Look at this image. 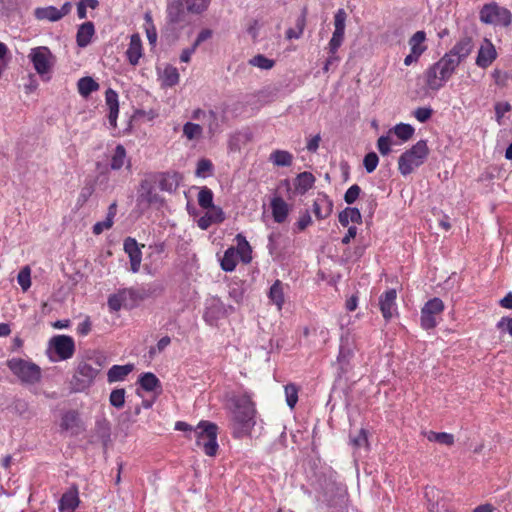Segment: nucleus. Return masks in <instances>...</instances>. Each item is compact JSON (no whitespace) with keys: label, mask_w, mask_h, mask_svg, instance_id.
<instances>
[{"label":"nucleus","mask_w":512,"mask_h":512,"mask_svg":"<svg viewBox=\"0 0 512 512\" xmlns=\"http://www.w3.org/2000/svg\"><path fill=\"white\" fill-rule=\"evenodd\" d=\"M179 72L174 66L168 65L164 68L162 74V83L167 87H172L179 82Z\"/></svg>","instance_id":"45"},{"label":"nucleus","mask_w":512,"mask_h":512,"mask_svg":"<svg viewBox=\"0 0 512 512\" xmlns=\"http://www.w3.org/2000/svg\"><path fill=\"white\" fill-rule=\"evenodd\" d=\"M473 47L474 45L472 38L464 36L447 53L460 64L470 55Z\"/></svg>","instance_id":"15"},{"label":"nucleus","mask_w":512,"mask_h":512,"mask_svg":"<svg viewBox=\"0 0 512 512\" xmlns=\"http://www.w3.org/2000/svg\"><path fill=\"white\" fill-rule=\"evenodd\" d=\"M105 102L109 108L108 121L109 124L115 128L116 121L119 113L118 94L115 90L109 88L105 92Z\"/></svg>","instance_id":"24"},{"label":"nucleus","mask_w":512,"mask_h":512,"mask_svg":"<svg viewBox=\"0 0 512 512\" xmlns=\"http://www.w3.org/2000/svg\"><path fill=\"white\" fill-rule=\"evenodd\" d=\"M213 169L212 162L209 159H201L197 163L196 175L198 177H206Z\"/></svg>","instance_id":"61"},{"label":"nucleus","mask_w":512,"mask_h":512,"mask_svg":"<svg viewBox=\"0 0 512 512\" xmlns=\"http://www.w3.org/2000/svg\"><path fill=\"white\" fill-rule=\"evenodd\" d=\"M124 251L130 258L131 271L137 273L140 269L142 253L138 247V243L134 238L127 237L124 240Z\"/></svg>","instance_id":"17"},{"label":"nucleus","mask_w":512,"mask_h":512,"mask_svg":"<svg viewBox=\"0 0 512 512\" xmlns=\"http://www.w3.org/2000/svg\"><path fill=\"white\" fill-rule=\"evenodd\" d=\"M425 497L427 498L429 505L428 508L430 511H434L438 508L439 505V497L440 491L435 489L434 487H427L425 489Z\"/></svg>","instance_id":"52"},{"label":"nucleus","mask_w":512,"mask_h":512,"mask_svg":"<svg viewBox=\"0 0 512 512\" xmlns=\"http://www.w3.org/2000/svg\"><path fill=\"white\" fill-rule=\"evenodd\" d=\"M425 40L426 33L424 31H417L414 33L409 39L411 51L414 52V54L422 55L426 50V46L423 45Z\"/></svg>","instance_id":"41"},{"label":"nucleus","mask_w":512,"mask_h":512,"mask_svg":"<svg viewBox=\"0 0 512 512\" xmlns=\"http://www.w3.org/2000/svg\"><path fill=\"white\" fill-rule=\"evenodd\" d=\"M134 370V364L113 365L107 372L108 383L124 381L125 378Z\"/></svg>","instance_id":"26"},{"label":"nucleus","mask_w":512,"mask_h":512,"mask_svg":"<svg viewBox=\"0 0 512 512\" xmlns=\"http://www.w3.org/2000/svg\"><path fill=\"white\" fill-rule=\"evenodd\" d=\"M269 161L277 167H289L293 162V155L286 150H275L269 156Z\"/></svg>","instance_id":"33"},{"label":"nucleus","mask_w":512,"mask_h":512,"mask_svg":"<svg viewBox=\"0 0 512 512\" xmlns=\"http://www.w3.org/2000/svg\"><path fill=\"white\" fill-rule=\"evenodd\" d=\"M142 42L139 34H132L130 37L129 47L126 51V56L128 62L136 66L139 63L140 58L142 57Z\"/></svg>","instance_id":"25"},{"label":"nucleus","mask_w":512,"mask_h":512,"mask_svg":"<svg viewBox=\"0 0 512 512\" xmlns=\"http://www.w3.org/2000/svg\"><path fill=\"white\" fill-rule=\"evenodd\" d=\"M94 34L95 27L91 21L81 24L76 34L77 45L81 48L86 47L91 42V39Z\"/></svg>","instance_id":"28"},{"label":"nucleus","mask_w":512,"mask_h":512,"mask_svg":"<svg viewBox=\"0 0 512 512\" xmlns=\"http://www.w3.org/2000/svg\"><path fill=\"white\" fill-rule=\"evenodd\" d=\"M131 168V161L127 157L126 150L123 145L118 144L111 157L110 167L112 170H120L122 167Z\"/></svg>","instance_id":"27"},{"label":"nucleus","mask_w":512,"mask_h":512,"mask_svg":"<svg viewBox=\"0 0 512 512\" xmlns=\"http://www.w3.org/2000/svg\"><path fill=\"white\" fill-rule=\"evenodd\" d=\"M198 203L204 209L215 207L213 204V192L207 187H202L198 193Z\"/></svg>","instance_id":"47"},{"label":"nucleus","mask_w":512,"mask_h":512,"mask_svg":"<svg viewBox=\"0 0 512 512\" xmlns=\"http://www.w3.org/2000/svg\"><path fill=\"white\" fill-rule=\"evenodd\" d=\"M396 298L395 289H389L379 297V307L386 321H389L397 312Z\"/></svg>","instance_id":"14"},{"label":"nucleus","mask_w":512,"mask_h":512,"mask_svg":"<svg viewBox=\"0 0 512 512\" xmlns=\"http://www.w3.org/2000/svg\"><path fill=\"white\" fill-rule=\"evenodd\" d=\"M204 216L200 217L197 225L202 230H207L212 224L222 223L225 220V214L220 207L209 208Z\"/></svg>","instance_id":"23"},{"label":"nucleus","mask_w":512,"mask_h":512,"mask_svg":"<svg viewBox=\"0 0 512 512\" xmlns=\"http://www.w3.org/2000/svg\"><path fill=\"white\" fill-rule=\"evenodd\" d=\"M333 210V202L327 195L319 194L313 202V213L318 220L326 219Z\"/></svg>","instance_id":"21"},{"label":"nucleus","mask_w":512,"mask_h":512,"mask_svg":"<svg viewBox=\"0 0 512 512\" xmlns=\"http://www.w3.org/2000/svg\"><path fill=\"white\" fill-rule=\"evenodd\" d=\"M285 396L287 405L290 408H294L298 401V389L294 384H288L285 386Z\"/></svg>","instance_id":"56"},{"label":"nucleus","mask_w":512,"mask_h":512,"mask_svg":"<svg viewBox=\"0 0 512 512\" xmlns=\"http://www.w3.org/2000/svg\"><path fill=\"white\" fill-rule=\"evenodd\" d=\"M125 389L124 388H117L111 391L109 396V402L110 405L121 409L125 404Z\"/></svg>","instance_id":"48"},{"label":"nucleus","mask_w":512,"mask_h":512,"mask_svg":"<svg viewBox=\"0 0 512 512\" xmlns=\"http://www.w3.org/2000/svg\"><path fill=\"white\" fill-rule=\"evenodd\" d=\"M344 35H345V33H343V32H338V31L333 32L332 38L330 39L328 46H327L328 54H333V53L337 54L339 47L342 45V43L344 41Z\"/></svg>","instance_id":"53"},{"label":"nucleus","mask_w":512,"mask_h":512,"mask_svg":"<svg viewBox=\"0 0 512 512\" xmlns=\"http://www.w3.org/2000/svg\"><path fill=\"white\" fill-rule=\"evenodd\" d=\"M191 12L183 0L168 1L166 6V22L173 28L183 29L191 23Z\"/></svg>","instance_id":"8"},{"label":"nucleus","mask_w":512,"mask_h":512,"mask_svg":"<svg viewBox=\"0 0 512 512\" xmlns=\"http://www.w3.org/2000/svg\"><path fill=\"white\" fill-rule=\"evenodd\" d=\"M480 20L486 24L508 26L511 23L510 10L500 7L495 3L486 4L480 10Z\"/></svg>","instance_id":"9"},{"label":"nucleus","mask_w":512,"mask_h":512,"mask_svg":"<svg viewBox=\"0 0 512 512\" xmlns=\"http://www.w3.org/2000/svg\"><path fill=\"white\" fill-rule=\"evenodd\" d=\"M138 383L147 392L155 391L161 387L159 379L151 372L143 373L139 377Z\"/></svg>","instance_id":"39"},{"label":"nucleus","mask_w":512,"mask_h":512,"mask_svg":"<svg viewBox=\"0 0 512 512\" xmlns=\"http://www.w3.org/2000/svg\"><path fill=\"white\" fill-rule=\"evenodd\" d=\"M414 128L410 124L399 123L393 128L395 135L402 141L409 140L414 134Z\"/></svg>","instance_id":"46"},{"label":"nucleus","mask_w":512,"mask_h":512,"mask_svg":"<svg viewBox=\"0 0 512 512\" xmlns=\"http://www.w3.org/2000/svg\"><path fill=\"white\" fill-rule=\"evenodd\" d=\"M497 58V52L490 40L485 39L476 57V64L481 68H487Z\"/></svg>","instance_id":"16"},{"label":"nucleus","mask_w":512,"mask_h":512,"mask_svg":"<svg viewBox=\"0 0 512 512\" xmlns=\"http://www.w3.org/2000/svg\"><path fill=\"white\" fill-rule=\"evenodd\" d=\"M307 8L304 7L301 15L296 19L295 28H289L286 31L287 39H298L303 34L306 25Z\"/></svg>","instance_id":"36"},{"label":"nucleus","mask_w":512,"mask_h":512,"mask_svg":"<svg viewBox=\"0 0 512 512\" xmlns=\"http://www.w3.org/2000/svg\"><path fill=\"white\" fill-rule=\"evenodd\" d=\"M231 401L233 433L240 438L249 434L255 425V404L247 393L234 396Z\"/></svg>","instance_id":"2"},{"label":"nucleus","mask_w":512,"mask_h":512,"mask_svg":"<svg viewBox=\"0 0 512 512\" xmlns=\"http://www.w3.org/2000/svg\"><path fill=\"white\" fill-rule=\"evenodd\" d=\"M218 427L209 421H201L194 429L196 445L201 447L207 456H215L218 451Z\"/></svg>","instance_id":"4"},{"label":"nucleus","mask_w":512,"mask_h":512,"mask_svg":"<svg viewBox=\"0 0 512 512\" xmlns=\"http://www.w3.org/2000/svg\"><path fill=\"white\" fill-rule=\"evenodd\" d=\"M390 144V138L388 136H380L377 140V148L384 156L391 152Z\"/></svg>","instance_id":"64"},{"label":"nucleus","mask_w":512,"mask_h":512,"mask_svg":"<svg viewBox=\"0 0 512 512\" xmlns=\"http://www.w3.org/2000/svg\"><path fill=\"white\" fill-rule=\"evenodd\" d=\"M28 57L33 63L34 69L40 75L48 73L54 64V56L50 49L45 46L31 49Z\"/></svg>","instance_id":"10"},{"label":"nucleus","mask_w":512,"mask_h":512,"mask_svg":"<svg viewBox=\"0 0 512 512\" xmlns=\"http://www.w3.org/2000/svg\"><path fill=\"white\" fill-rule=\"evenodd\" d=\"M379 158L375 152H369L365 155L363 165L367 173H372L377 168Z\"/></svg>","instance_id":"57"},{"label":"nucleus","mask_w":512,"mask_h":512,"mask_svg":"<svg viewBox=\"0 0 512 512\" xmlns=\"http://www.w3.org/2000/svg\"><path fill=\"white\" fill-rule=\"evenodd\" d=\"M164 204V198L156 191V180L148 174L140 181L137 190L136 205L142 210L150 207L160 208Z\"/></svg>","instance_id":"5"},{"label":"nucleus","mask_w":512,"mask_h":512,"mask_svg":"<svg viewBox=\"0 0 512 512\" xmlns=\"http://www.w3.org/2000/svg\"><path fill=\"white\" fill-rule=\"evenodd\" d=\"M107 364V357L100 351L88 350L85 352L75 369L70 381L72 392L79 393L89 389L95 382L101 368Z\"/></svg>","instance_id":"1"},{"label":"nucleus","mask_w":512,"mask_h":512,"mask_svg":"<svg viewBox=\"0 0 512 512\" xmlns=\"http://www.w3.org/2000/svg\"><path fill=\"white\" fill-rule=\"evenodd\" d=\"M429 154L427 142L419 140L409 150H406L398 159V169L403 176L411 174L416 168L420 167Z\"/></svg>","instance_id":"3"},{"label":"nucleus","mask_w":512,"mask_h":512,"mask_svg":"<svg viewBox=\"0 0 512 512\" xmlns=\"http://www.w3.org/2000/svg\"><path fill=\"white\" fill-rule=\"evenodd\" d=\"M237 265V252L231 247L228 248L221 259V268L226 272H232Z\"/></svg>","instance_id":"42"},{"label":"nucleus","mask_w":512,"mask_h":512,"mask_svg":"<svg viewBox=\"0 0 512 512\" xmlns=\"http://www.w3.org/2000/svg\"><path fill=\"white\" fill-rule=\"evenodd\" d=\"M203 129L199 124L187 122L183 126V134L187 139L193 140L202 135Z\"/></svg>","instance_id":"50"},{"label":"nucleus","mask_w":512,"mask_h":512,"mask_svg":"<svg viewBox=\"0 0 512 512\" xmlns=\"http://www.w3.org/2000/svg\"><path fill=\"white\" fill-rule=\"evenodd\" d=\"M361 188L357 184H353L351 187L347 189V191L344 194V201L347 204H353L357 198L360 196Z\"/></svg>","instance_id":"60"},{"label":"nucleus","mask_w":512,"mask_h":512,"mask_svg":"<svg viewBox=\"0 0 512 512\" xmlns=\"http://www.w3.org/2000/svg\"><path fill=\"white\" fill-rule=\"evenodd\" d=\"M116 211H117V204H116V202H113L108 208L106 221H99L94 224L93 233L95 235H100L104 230L112 227L113 219L116 215Z\"/></svg>","instance_id":"34"},{"label":"nucleus","mask_w":512,"mask_h":512,"mask_svg":"<svg viewBox=\"0 0 512 512\" xmlns=\"http://www.w3.org/2000/svg\"><path fill=\"white\" fill-rule=\"evenodd\" d=\"M458 66L459 63L448 53L435 63V69L439 70V75H441L440 78L446 79V81L450 79Z\"/></svg>","instance_id":"22"},{"label":"nucleus","mask_w":512,"mask_h":512,"mask_svg":"<svg viewBox=\"0 0 512 512\" xmlns=\"http://www.w3.org/2000/svg\"><path fill=\"white\" fill-rule=\"evenodd\" d=\"M492 78L494 82L499 87H506L509 79L512 80V71L511 72H503L499 69H495L492 72Z\"/></svg>","instance_id":"55"},{"label":"nucleus","mask_w":512,"mask_h":512,"mask_svg":"<svg viewBox=\"0 0 512 512\" xmlns=\"http://www.w3.org/2000/svg\"><path fill=\"white\" fill-rule=\"evenodd\" d=\"M156 180L161 191L173 193L177 190L182 177L177 172H160L149 174Z\"/></svg>","instance_id":"13"},{"label":"nucleus","mask_w":512,"mask_h":512,"mask_svg":"<svg viewBox=\"0 0 512 512\" xmlns=\"http://www.w3.org/2000/svg\"><path fill=\"white\" fill-rule=\"evenodd\" d=\"M347 14L344 9H338L334 15V31L345 33V22Z\"/></svg>","instance_id":"58"},{"label":"nucleus","mask_w":512,"mask_h":512,"mask_svg":"<svg viewBox=\"0 0 512 512\" xmlns=\"http://www.w3.org/2000/svg\"><path fill=\"white\" fill-rule=\"evenodd\" d=\"M49 347L54 350L60 360L70 359L75 352V343L72 337L56 335L49 341Z\"/></svg>","instance_id":"12"},{"label":"nucleus","mask_w":512,"mask_h":512,"mask_svg":"<svg viewBox=\"0 0 512 512\" xmlns=\"http://www.w3.org/2000/svg\"><path fill=\"white\" fill-rule=\"evenodd\" d=\"M77 87L80 95L87 97L99 89V84L93 78L87 76L78 80Z\"/></svg>","instance_id":"40"},{"label":"nucleus","mask_w":512,"mask_h":512,"mask_svg":"<svg viewBox=\"0 0 512 512\" xmlns=\"http://www.w3.org/2000/svg\"><path fill=\"white\" fill-rule=\"evenodd\" d=\"M500 333H507L512 337V317L504 316L496 324Z\"/></svg>","instance_id":"62"},{"label":"nucleus","mask_w":512,"mask_h":512,"mask_svg":"<svg viewBox=\"0 0 512 512\" xmlns=\"http://www.w3.org/2000/svg\"><path fill=\"white\" fill-rule=\"evenodd\" d=\"M271 209L274 221L283 223L288 216V205L281 197H274L271 201Z\"/></svg>","instance_id":"29"},{"label":"nucleus","mask_w":512,"mask_h":512,"mask_svg":"<svg viewBox=\"0 0 512 512\" xmlns=\"http://www.w3.org/2000/svg\"><path fill=\"white\" fill-rule=\"evenodd\" d=\"M315 177L310 172H302L295 179L296 191L303 195L314 185Z\"/></svg>","instance_id":"32"},{"label":"nucleus","mask_w":512,"mask_h":512,"mask_svg":"<svg viewBox=\"0 0 512 512\" xmlns=\"http://www.w3.org/2000/svg\"><path fill=\"white\" fill-rule=\"evenodd\" d=\"M148 297L145 289L123 288L108 297V307L111 311L117 312L122 307L132 308L139 301Z\"/></svg>","instance_id":"6"},{"label":"nucleus","mask_w":512,"mask_h":512,"mask_svg":"<svg viewBox=\"0 0 512 512\" xmlns=\"http://www.w3.org/2000/svg\"><path fill=\"white\" fill-rule=\"evenodd\" d=\"M432 113L433 110L429 107H419L414 111V116L419 122L424 123L431 118Z\"/></svg>","instance_id":"63"},{"label":"nucleus","mask_w":512,"mask_h":512,"mask_svg":"<svg viewBox=\"0 0 512 512\" xmlns=\"http://www.w3.org/2000/svg\"><path fill=\"white\" fill-rule=\"evenodd\" d=\"M269 298L277 306L278 310L282 309L284 304V292L280 280H276L270 287Z\"/></svg>","instance_id":"38"},{"label":"nucleus","mask_w":512,"mask_h":512,"mask_svg":"<svg viewBox=\"0 0 512 512\" xmlns=\"http://www.w3.org/2000/svg\"><path fill=\"white\" fill-rule=\"evenodd\" d=\"M227 312L228 310L225 304L219 298L214 297L207 302L204 318L207 322L212 324L217 319L225 316Z\"/></svg>","instance_id":"18"},{"label":"nucleus","mask_w":512,"mask_h":512,"mask_svg":"<svg viewBox=\"0 0 512 512\" xmlns=\"http://www.w3.org/2000/svg\"><path fill=\"white\" fill-rule=\"evenodd\" d=\"M350 443L355 449L368 447V433L365 429H360L356 435H350Z\"/></svg>","instance_id":"49"},{"label":"nucleus","mask_w":512,"mask_h":512,"mask_svg":"<svg viewBox=\"0 0 512 512\" xmlns=\"http://www.w3.org/2000/svg\"><path fill=\"white\" fill-rule=\"evenodd\" d=\"M192 15H201L210 6L211 0H183Z\"/></svg>","instance_id":"43"},{"label":"nucleus","mask_w":512,"mask_h":512,"mask_svg":"<svg viewBox=\"0 0 512 512\" xmlns=\"http://www.w3.org/2000/svg\"><path fill=\"white\" fill-rule=\"evenodd\" d=\"M338 220L343 227H347L350 222L362 223V216L358 208L347 207L339 213Z\"/></svg>","instance_id":"30"},{"label":"nucleus","mask_w":512,"mask_h":512,"mask_svg":"<svg viewBox=\"0 0 512 512\" xmlns=\"http://www.w3.org/2000/svg\"><path fill=\"white\" fill-rule=\"evenodd\" d=\"M424 435L430 442L445 446H452L455 442L454 435L446 432L427 431Z\"/></svg>","instance_id":"37"},{"label":"nucleus","mask_w":512,"mask_h":512,"mask_svg":"<svg viewBox=\"0 0 512 512\" xmlns=\"http://www.w3.org/2000/svg\"><path fill=\"white\" fill-rule=\"evenodd\" d=\"M17 281L24 292L31 287V269L29 266H25L20 270Z\"/></svg>","instance_id":"51"},{"label":"nucleus","mask_w":512,"mask_h":512,"mask_svg":"<svg viewBox=\"0 0 512 512\" xmlns=\"http://www.w3.org/2000/svg\"><path fill=\"white\" fill-rule=\"evenodd\" d=\"M425 77L427 87L434 91L442 88L447 82L446 79L440 78L441 75H439V70L435 69V63L426 70Z\"/></svg>","instance_id":"31"},{"label":"nucleus","mask_w":512,"mask_h":512,"mask_svg":"<svg viewBox=\"0 0 512 512\" xmlns=\"http://www.w3.org/2000/svg\"><path fill=\"white\" fill-rule=\"evenodd\" d=\"M61 429L70 431L72 435H77L81 431V420L76 410H69L62 415Z\"/></svg>","instance_id":"19"},{"label":"nucleus","mask_w":512,"mask_h":512,"mask_svg":"<svg viewBox=\"0 0 512 512\" xmlns=\"http://www.w3.org/2000/svg\"><path fill=\"white\" fill-rule=\"evenodd\" d=\"M193 119L200 120L202 118H205L209 121V129L212 130V122H215L217 120L216 113L212 110L205 112L204 110L197 109L193 112L192 115Z\"/></svg>","instance_id":"59"},{"label":"nucleus","mask_w":512,"mask_h":512,"mask_svg":"<svg viewBox=\"0 0 512 512\" xmlns=\"http://www.w3.org/2000/svg\"><path fill=\"white\" fill-rule=\"evenodd\" d=\"M249 63L252 66H255V67H258V68L264 69V70L271 69L274 66V61L265 57L262 54H258L256 56H254L253 58H251L249 60Z\"/></svg>","instance_id":"54"},{"label":"nucleus","mask_w":512,"mask_h":512,"mask_svg":"<svg viewBox=\"0 0 512 512\" xmlns=\"http://www.w3.org/2000/svg\"><path fill=\"white\" fill-rule=\"evenodd\" d=\"M79 504L78 490L76 487H72L61 496L58 509L59 512H74Z\"/></svg>","instance_id":"20"},{"label":"nucleus","mask_w":512,"mask_h":512,"mask_svg":"<svg viewBox=\"0 0 512 512\" xmlns=\"http://www.w3.org/2000/svg\"><path fill=\"white\" fill-rule=\"evenodd\" d=\"M236 240H237V243H238V249H237V253L241 254V258H242V261L244 263H249L252 259V256H251V253H252V249H251V246L249 245L248 241L246 240V238L242 235V234H238L236 236Z\"/></svg>","instance_id":"44"},{"label":"nucleus","mask_w":512,"mask_h":512,"mask_svg":"<svg viewBox=\"0 0 512 512\" xmlns=\"http://www.w3.org/2000/svg\"><path fill=\"white\" fill-rule=\"evenodd\" d=\"M34 16L37 20H48L50 22H56L61 19V15L58 13V8L54 6L36 8Z\"/></svg>","instance_id":"35"},{"label":"nucleus","mask_w":512,"mask_h":512,"mask_svg":"<svg viewBox=\"0 0 512 512\" xmlns=\"http://www.w3.org/2000/svg\"><path fill=\"white\" fill-rule=\"evenodd\" d=\"M444 309L443 301L440 298H433L425 303L421 310V326L426 329H432L436 326V315Z\"/></svg>","instance_id":"11"},{"label":"nucleus","mask_w":512,"mask_h":512,"mask_svg":"<svg viewBox=\"0 0 512 512\" xmlns=\"http://www.w3.org/2000/svg\"><path fill=\"white\" fill-rule=\"evenodd\" d=\"M7 367L23 384H36L41 379V369L33 362L12 358L7 361Z\"/></svg>","instance_id":"7"}]
</instances>
